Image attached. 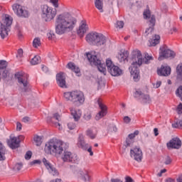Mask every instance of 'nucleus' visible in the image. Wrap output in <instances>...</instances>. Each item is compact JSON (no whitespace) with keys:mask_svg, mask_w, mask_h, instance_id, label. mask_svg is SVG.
<instances>
[{"mask_svg":"<svg viewBox=\"0 0 182 182\" xmlns=\"http://www.w3.org/2000/svg\"><path fill=\"white\" fill-rule=\"evenodd\" d=\"M84 119H85V120H87V121L90 120V119H92V114H90L89 113L84 114Z\"/></svg>","mask_w":182,"mask_h":182,"instance_id":"47","label":"nucleus"},{"mask_svg":"<svg viewBox=\"0 0 182 182\" xmlns=\"http://www.w3.org/2000/svg\"><path fill=\"white\" fill-rule=\"evenodd\" d=\"M132 143H133V139H130L129 138H127V139H126V146H127V147L130 146Z\"/></svg>","mask_w":182,"mask_h":182,"instance_id":"45","label":"nucleus"},{"mask_svg":"<svg viewBox=\"0 0 182 182\" xmlns=\"http://www.w3.org/2000/svg\"><path fill=\"white\" fill-rule=\"evenodd\" d=\"M86 134L93 140V139H96L97 133H93V131L92 129H87L86 131Z\"/></svg>","mask_w":182,"mask_h":182,"instance_id":"33","label":"nucleus"},{"mask_svg":"<svg viewBox=\"0 0 182 182\" xmlns=\"http://www.w3.org/2000/svg\"><path fill=\"white\" fill-rule=\"evenodd\" d=\"M33 48H38V46H41V38H34L33 41Z\"/></svg>","mask_w":182,"mask_h":182,"instance_id":"36","label":"nucleus"},{"mask_svg":"<svg viewBox=\"0 0 182 182\" xmlns=\"http://www.w3.org/2000/svg\"><path fill=\"white\" fill-rule=\"evenodd\" d=\"M16 130L17 132H21L22 130V124H21V122L16 123Z\"/></svg>","mask_w":182,"mask_h":182,"instance_id":"50","label":"nucleus"},{"mask_svg":"<svg viewBox=\"0 0 182 182\" xmlns=\"http://www.w3.org/2000/svg\"><path fill=\"white\" fill-rule=\"evenodd\" d=\"M174 129H182V120H178L176 123L172 124Z\"/></svg>","mask_w":182,"mask_h":182,"instance_id":"35","label":"nucleus"},{"mask_svg":"<svg viewBox=\"0 0 182 182\" xmlns=\"http://www.w3.org/2000/svg\"><path fill=\"white\" fill-rule=\"evenodd\" d=\"M50 2L53 5L55 8H59V0H50Z\"/></svg>","mask_w":182,"mask_h":182,"instance_id":"41","label":"nucleus"},{"mask_svg":"<svg viewBox=\"0 0 182 182\" xmlns=\"http://www.w3.org/2000/svg\"><path fill=\"white\" fill-rule=\"evenodd\" d=\"M8 75H9V72L7 70H4L2 73L3 79H6V77H8Z\"/></svg>","mask_w":182,"mask_h":182,"instance_id":"44","label":"nucleus"},{"mask_svg":"<svg viewBox=\"0 0 182 182\" xmlns=\"http://www.w3.org/2000/svg\"><path fill=\"white\" fill-rule=\"evenodd\" d=\"M134 97L141 99L143 103H150V95H144L140 90H138L134 93Z\"/></svg>","mask_w":182,"mask_h":182,"instance_id":"22","label":"nucleus"},{"mask_svg":"<svg viewBox=\"0 0 182 182\" xmlns=\"http://www.w3.org/2000/svg\"><path fill=\"white\" fill-rule=\"evenodd\" d=\"M77 147L82 150H87L90 153V156H93V151H92V146H89V144H86L85 141V136L82 134L79 135L78 141L77 144Z\"/></svg>","mask_w":182,"mask_h":182,"instance_id":"15","label":"nucleus"},{"mask_svg":"<svg viewBox=\"0 0 182 182\" xmlns=\"http://www.w3.org/2000/svg\"><path fill=\"white\" fill-rule=\"evenodd\" d=\"M176 71L178 75H180L181 76H182V65L178 66L176 68Z\"/></svg>","mask_w":182,"mask_h":182,"instance_id":"51","label":"nucleus"},{"mask_svg":"<svg viewBox=\"0 0 182 182\" xmlns=\"http://www.w3.org/2000/svg\"><path fill=\"white\" fill-rule=\"evenodd\" d=\"M43 72H45L46 73L48 71V67L45 66V65H42V68H41Z\"/></svg>","mask_w":182,"mask_h":182,"instance_id":"58","label":"nucleus"},{"mask_svg":"<svg viewBox=\"0 0 182 182\" xmlns=\"http://www.w3.org/2000/svg\"><path fill=\"white\" fill-rule=\"evenodd\" d=\"M132 122V119H130L128 116H126L124 117V122L126 123L127 124H129Z\"/></svg>","mask_w":182,"mask_h":182,"instance_id":"49","label":"nucleus"},{"mask_svg":"<svg viewBox=\"0 0 182 182\" xmlns=\"http://www.w3.org/2000/svg\"><path fill=\"white\" fill-rule=\"evenodd\" d=\"M166 182H176V181L171 178H168L166 179Z\"/></svg>","mask_w":182,"mask_h":182,"instance_id":"62","label":"nucleus"},{"mask_svg":"<svg viewBox=\"0 0 182 182\" xmlns=\"http://www.w3.org/2000/svg\"><path fill=\"white\" fill-rule=\"evenodd\" d=\"M130 155L134 160L136 161H138V163L141 162V160L143 159V151H141V149L140 148L135 147L133 149L130 150Z\"/></svg>","mask_w":182,"mask_h":182,"instance_id":"16","label":"nucleus"},{"mask_svg":"<svg viewBox=\"0 0 182 182\" xmlns=\"http://www.w3.org/2000/svg\"><path fill=\"white\" fill-rule=\"evenodd\" d=\"M165 164L167 166L171 164V158L170 156H166L165 159Z\"/></svg>","mask_w":182,"mask_h":182,"instance_id":"46","label":"nucleus"},{"mask_svg":"<svg viewBox=\"0 0 182 182\" xmlns=\"http://www.w3.org/2000/svg\"><path fill=\"white\" fill-rule=\"evenodd\" d=\"M68 129H69L70 130H73V129H75L76 124H75V123H73V122H69V123L68 124Z\"/></svg>","mask_w":182,"mask_h":182,"instance_id":"43","label":"nucleus"},{"mask_svg":"<svg viewBox=\"0 0 182 182\" xmlns=\"http://www.w3.org/2000/svg\"><path fill=\"white\" fill-rule=\"evenodd\" d=\"M23 55V50H22L21 48L18 50V56H19V58H22V55Z\"/></svg>","mask_w":182,"mask_h":182,"instance_id":"55","label":"nucleus"},{"mask_svg":"<svg viewBox=\"0 0 182 182\" xmlns=\"http://www.w3.org/2000/svg\"><path fill=\"white\" fill-rule=\"evenodd\" d=\"M109 130L110 132H114L116 133V132H117V127H116V125H112L109 127Z\"/></svg>","mask_w":182,"mask_h":182,"instance_id":"48","label":"nucleus"},{"mask_svg":"<svg viewBox=\"0 0 182 182\" xmlns=\"http://www.w3.org/2000/svg\"><path fill=\"white\" fill-rule=\"evenodd\" d=\"M166 171L167 169L166 168L161 170L160 173L157 174L158 177H161V176H163V173H166Z\"/></svg>","mask_w":182,"mask_h":182,"instance_id":"54","label":"nucleus"},{"mask_svg":"<svg viewBox=\"0 0 182 182\" xmlns=\"http://www.w3.org/2000/svg\"><path fill=\"white\" fill-rule=\"evenodd\" d=\"M159 60H161L162 59H167V58H174L176 56V53L174 51L168 49L166 45H164L159 48Z\"/></svg>","mask_w":182,"mask_h":182,"instance_id":"13","label":"nucleus"},{"mask_svg":"<svg viewBox=\"0 0 182 182\" xmlns=\"http://www.w3.org/2000/svg\"><path fill=\"white\" fill-rule=\"evenodd\" d=\"M56 82L60 87H62L63 89H66L68 87V85H66V76H65V73H58L56 75Z\"/></svg>","mask_w":182,"mask_h":182,"instance_id":"20","label":"nucleus"},{"mask_svg":"<svg viewBox=\"0 0 182 182\" xmlns=\"http://www.w3.org/2000/svg\"><path fill=\"white\" fill-rule=\"evenodd\" d=\"M57 120V122H60V115H59L58 113H55L53 114V116L52 117H48L47 118V122L48 123H52L53 124H54V126H55V127H57L59 130H62V128H60V123L59 122H54L53 119Z\"/></svg>","mask_w":182,"mask_h":182,"instance_id":"23","label":"nucleus"},{"mask_svg":"<svg viewBox=\"0 0 182 182\" xmlns=\"http://www.w3.org/2000/svg\"><path fill=\"white\" fill-rule=\"evenodd\" d=\"M154 136H159V129L154 128Z\"/></svg>","mask_w":182,"mask_h":182,"instance_id":"59","label":"nucleus"},{"mask_svg":"<svg viewBox=\"0 0 182 182\" xmlns=\"http://www.w3.org/2000/svg\"><path fill=\"white\" fill-rule=\"evenodd\" d=\"M129 58V51L124 50L123 52H121V53L119 55V59L120 62H124V60H127V58Z\"/></svg>","mask_w":182,"mask_h":182,"instance_id":"31","label":"nucleus"},{"mask_svg":"<svg viewBox=\"0 0 182 182\" xmlns=\"http://www.w3.org/2000/svg\"><path fill=\"white\" fill-rule=\"evenodd\" d=\"M160 86H161V81H157L156 83L155 84L156 89H159Z\"/></svg>","mask_w":182,"mask_h":182,"instance_id":"57","label":"nucleus"},{"mask_svg":"<svg viewBox=\"0 0 182 182\" xmlns=\"http://www.w3.org/2000/svg\"><path fill=\"white\" fill-rule=\"evenodd\" d=\"M69 146L66 145L63 141L58 139H52L46 144L44 151L46 154H62V160L65 163H73V164H79V157L70 151H66Z\"/></svg>","mask_w":182,"mask_h":182,"instance_id":"1","label":"nucleus"},{"mask_svg":"<svg viewBox=\"0 0 182 182\" xmlns=\"http://www.w3.org/2000/svg\"><path fill=\"white\" fill-rule=\"evenodd\" d=\"M79 173L83 181H90V176L89 175V171L87 170L80 171Z\"/></svg>","mask_w":182,"mask_h":182,"instance_id":"26","label":"nucleus"},{"mask_svg":"<svg viewBox=\"0 0 182 182\" xmlns=\"http://www.w3.org/2000/svg\"><path fill=\"white\" fill-rule=\"evenodd\" d=\"M136 136H139V130H136V131H134V133L129 134L128 135V139L133 140V139H134V137H136Z\"/></svg>","mask_w":182,"mask_h":182,"instance_id":"38","label":"nucleus"},{"mask_svg":"<svg viewBox=\"0 0 182 182\" xmlns=\"http://www.w3.org/2000/svg\"><path fill=\"white\" fill-rule=\"evenodd\" d=\"M33 140H34L35 143L36 144V146H41V144H42V136L35 135Z\"/></svg>","mask_w":182,"mask_h":182,"instance_id":"34","label":"nucleus"},{"mask_svg":"<svg viewBox=\"0 0 182 182\" xmlns=\"http://www.w3.org/2000/svg\"><path fill=\"white\" fill-rule=\"evenodd\" d=\"M5 154H6V149H5L4 144L0 142V161H4V160L6 159Z\"/></svg>","mask_w":182,"mask_h":182,"instance_id":"28","label":"nucleus"},{"mask_svg":"<svg viewBox=\"0 0 182 182\" xmlns=\"http://www.w3.org/2000/svg\"><path fill=\"white\" fill-rule=\"evenodd\" d=\"M124 26V22H123L122 21H117L115 28H119V29H122V28H123Z\"/></svg>","mask_w":182,"mask_h":182,"instance_id":"40","label":"nucleus"},{"mask_svg":"<svg viewBox=\"0 0 182 182\" xmlns=\"http://www.w3.org/2000/svg\"><path fill=\"white\" fill-rule=\"evenodd\" d=\"M70 110L75 122H79L80 117H82V111L80 109L76 110L73 108H70Z\"/></svg>","mask_w":182,"mask_h":182,"instance_id":"24","label":"nucleus"},{"mask_svg":"<svg viewBox=\"0 0 182 182\" xmlns=\"http://www.w3.org/2000/svg\"><path fill=\"white\" fill-rule=\"evenodd\" d=\"M157 74L159 76H170L171 74V68H170V66L161 65V68L157 70Z\"/></svg>","mask_w":182,"mask_h":182,"instance_id":"21","label":"nucleus"},{"mask_svg":"<svg viewBox=\"0 0 182 182\" xmlns=\"http://www.w3.org/2000/svg\"><path fill=\"white\" fill-rule=\"evenodd\" d=\"M97 103L100 109V111L96 114L95 120H100L102 117H105L107 114V107L103 104L102 99L98 98Z\"/></svg>","mask_w":182,"mask_h":182,"instance_id":"14","label":"nucleus"},{"mask_svg":"<svg viewBox=\"0 0 182 182\" xmlns=\"http://www.w3.org/2000/svg\"><path fill=\"white\" fill-rule=\"evenodd\" d=\"M67 68L73 70V72H75V73H80V68H79V67L76 66L75 63L72 62L68 63Z\"/></svg>","mask_w":182,"mask_h":182,"instance_id":"29","label":"nucleus"},{"mask_svg":"<svg viewBox=\"0 0 182 182\" xmlns=\"http://www.w3.org/2000/svg\"><path fill=\"white\" fill-rule=\"evenodd\" d=\"M57 12L56 9L50 7L46 4L41 6V16L46 22H50V21L54 19Z\"/></svg>","mask_w":182,"mask_h":182,"instance_id":"9","label":"nucleus"},{"mask_svg":"<svg viewBox=\"0 0 182 182\" xmlns=\"http://www.w3.org/2000/svg\"><path fill=\"white\" fill-rule=\"evenodd\" d=\"M31 166H33V164H41V160H34L30 162Z\"/></svg>","mask_w":182,"mask_h":182,"instance_id":"53","label":"nucleus"},{"mask_svg":"<svg viewBox=\"0 0 182 182\" xmlns=\"http://www.w3.org/2000/svg\"><path fill=\"white\" fill-rule=\"evenodd\" d=\"M87 58L92 66H97L98 70L102 73L106 72V65L102 63L100 59L97 58V55H92L90 53H87Z\"/></svg>","mask_w":182,"mask_h":182,"instance_id":"10","label":"nucleus"},{"mask_svg":"<svg viewBox=\"0 0 182 182\" xmlns=\"http://www.w3.org/2000/svg\"><path fill=\"white\" fill-rule=\"evenodd\" d=\"M22 167H23V164L17 163L14 166V170H16L17 171H20V170H22Z\"/></svg>","mask_w":182,"mask_h":182,"instance_id":"39","label":"nucleus"},{"mask_svg":"<svg viewBox=\"0 0 182 182\" xmlns=\"http://www.w3.org/2000/svg\"><path fill=\"white\" fill-rule=\"evenodd\" d=\"M160 43V36L155 35L152 38L149 40V46H156Z\"/></svg>","mask_w":182,"mask_h":182,"instance_id":"27","label":"nucleus"},{"mask_svg":"<svg viewBox=\"0 0 182 182\" xmlns=\"http://www.w3.org/2000/svg\"><path fill=\"white\" fill-rule=\"evenodd\" d=\"M144 19H149L148 24L149 28L146 29L144 32V36H149L154 31V26H156V16L151 15L150 9H146L144 11Z\"/></svg>","mask_w":182,"mask_h":182,"instance_id":"7","label":"nucleus"},{"mask_svg":"<svg viewBox=\"0 0 182 182\" xmlns=\"http://www.w3.org/2000/svg\"><path fill=\"white\" fill-rule=\"evenodd\" d=\"M23 123H28V122H29V117H23Z\"/></svg>","mask_w":182,"mask_h":182,"instance_id":"60","label":"nucleus"},{"mask_svg":"<svg viewBox=\"0 0 182 182\" xmlns=\"http://www.w3.org/2000/svg\"><path fill=\"white\" fill-rule=\"evenodd\" d=\"M6 66H8V63L6 60H0V70L6 69Z\"/></svg>","mask_w":182,"mask_h":182,"instance_id":"37","label":"nucleus"},{"mask_svg":"<svg viewBox=\"0 0 182 182\" xmlns=\"http://www.w3.org/2000/svg\"><path fill=\"white\" fill-rule=\"evenodd\" d=\"M177 182H182V175L179 176L176 179Z\"/></svg>","mask_w":182,"mask_h":182,"instance_id":"64","label":"nucleus"},{"mask_svg":"<svg viewBox=\"0 0 182 182\" xmlns=\"http://www.w3.org/2000/svg\"><path fill=\"white\" fill-rule=\"evenodd\" d=\"M111 182H123V181L115 178V179H111Z\"/></svg>","mask_w":182,"mask_h":182,"instance_id":"63","label":"nucleus"},{"mask_svg":"<svg viewBox=\"0 0 182 182\" xmlns=\"http://www.w3.org/2000/svg\"><path fill=\"white\" fill-rule=\"evenodd\" d=\"M95 6L100 11V12L103 13V1L102 0H95Z\"/></svg>","mask_w":182,"mask_h":182,"instance_id":"30","label":"nucleus"},{"mask_svg":"<svg viewBox=\"0 0 182 182\" xmlns=\"http://www.w3.org/2000/svg\"><path fill=\"white\" fill-rule=\"evenodd\" d=\"M12 9L19 18H29V11L24 6L18 4H14L12 6Z\"/></svg>","mask_w":182,"mask_h":182,"instance_id":"12","label":"nucleus"},{"mask_svg":"<svg viewBox=\"0 0 182 182\" xmlns=\"http://www.w3.org/2000/svg\"><path fill=\"white\" fill-rule=\"evenodd\" d=\"M24 139H25V136L20 135L18 136V138H16L15 136L13 138H11L10 140L7 141V143L10 149H12V150H15V149H18V147H19L21 140H23Z\"/></svg>","mask_w":182,"mask_h":182,"instance_id":"17","label":"nucleus"},{"mask_svg":"<svg viewBox=\"0 0 182 182\" xmlns=\"http://www.w3.org/2000/svg\"><path fill=\"white\" fill-rule=\"evenodd\" d=\"M87 25L85 23H82L81 26H80L79 29L77 31V33L79 35L80 38H83L85 33L87 32Z\"/></svg>","mask_w":182,"mask_h":182,"instance_id":"25","label":"nucleus"},{"mask_svg":"<svg viewBox=\"0 0 182 182\" xmlns=\"http://www.w3.org/2000/svg\"><path fill=\"white\" fill-rule=\"evenodd\" d=\"M132 60L131 66V76L134 82H139L140 80V70L137 66H141V65L145 63V65H149L150 63L149 60H153V56L149 55L148 53L145 54L144 58L141 55V52L140 50L132 51Z\"/></svg>","mask_w":182,"mask_h":182,"instance_id":"2","label":"nucleus"},{"mask_svg":"<svg viewBox=\"0 0 182 182\" xmlns=\"http://www.w3.org/2000/svg\"><path fill=\"white\" fill-rule=\"evenodd\" d=\"M124 182H134V181L133 180V178H132V177L127 176L125 178V181Z\"/></svg>","mask_w":182,"mask_h":182,"instance_id":"56","label":"nucleus"},{"mask_svg":"<svg viewBox=\"0 0 182 182\" xmlns=\"http://www.w3.org/2000/svg\"><path fill=\"white\" fill-rule=\"evenodd\" d=\"M31 65H38V63H41V57L39 55L34 56L33 58L31 60Z\"/></svg>","mask_w":182,"mask_h":182,"instance_id":"32","label":"nucleus"},{"mask_svg":"<svg viewBox=\"0 0 182 182\" xmlns=\"http://www.w3.org/2000/svg\"><path fill=\"white\" fill-rule=\"evenodd\" d=\"M50 182H62V179L60 178L53 179Z\"/></svg>","mask_w":182,"mask_h":182,"instance_id":"61","label":"nucleus"},{"mask_svg":"<svg viewBox=\"0 0 182 182\" xmlns=\"http://www.w3.org/2000/svg\"><path fill=\"white\" fill-rule=\"evenodd\" d=\"M64 99L72 102L75 106H81L85 103V94L82 91H72L64 92Z\"/></svg>","mask_w":182,"mask_h":182,"instance_id":"4","label":"nucleus"},{"mask_svg":"<svg viewBox=\"0 0 182 182\" xmlns=\"http://www.w3.org/2000/svg\"><path fill=\"white\" fill-rule=\"evenodd\" d=\"M43 163L51 176H54L55 177L59 176V171H58V169H56V168H55V166H53V165H52L49 161L44 158L43 159Z\"/></svg>","mask_w":182,"mask_h":182,"instance_id":"18","label":"nucleus"},{"mask_svg":"<svg viewBox=\"0 0 182 182\" xmlns=\"http://www.w3.org/2000/svg\"><path fill=\"white\" fill-rule=\"evenodd\" d=\"M77 21L68 14H60L55 18V32L58 35H63L66 32L73 31Z\"/></svg>","mask_w":182,"mask_h":182,"instance_id":"3","label":"nucleus"},{"mask_svg":"<svg viewBox=\"0 0 182 182\" xmlns=\"http://www.w3.org/2000/svg\"><path fill=\"white\" fill-rule=\"evenodd\" d=\"M31 157H32V151H28L25 154L26 160H31Z\"/></svg>","mask_w":182,"mask_h":182,"instance_id":"42","label":"nucleus"},{"mask_svg":"<svg viewBox=\"0 0 182 182\" xmlns=\"http://www.w3.org/2000/svg\"><path fill=\"white\" fill-rule=\"evenodd\" d=\"M106 66L109 73H110L112 76L117 77L123 75V70H122L119 66L113 64V61H112L110 58L106 60Z\"/></svg>","mask_w":182,"mask_h":182,"instance_id":"11","label":"nucleus"},{"mask_svg":"<svg viewBox=\"0 0 182 182\" xmlns=\"http://www.w3.org/2000/svg\"><path fill=\"white\" fill-rule=\"evenodd\" d=\"M177 111L178 114H182V103H180L177 107Z\"/></svg>","mask_w":182,"mask_h":182,"instance_id":"52","label":"nucleus"},{"mask_svg":"<svg viewBox=\"0 0 182 182\" xmlns=\"http://www.w3.org/2000/svg\"><path fill=\"white\" fill-rule=\"evenodd\" d=\"M85 39L90 45H96V46L106 45V42H107L106 36L97 32L90 33L86 36Z\"/></svg>","mask_w":182,"mask_h":182,"instance_id":"5","label":"nucleus"},{"mask_svg":"<svg viewBox=\"0 0 182 182\" xmlns=\"http://www.w3.org/2000/svg\"><path fill=\"white\" fill-rule=\"evenodd\" d=\"M181 140L180 139V138L174 137L166 144V146L168 150H170V149H175L176 150H178V149L181 147Z\"/></svg>","mask_w":182,"mask_h":182,"instance_id":"19","label":"nucleus"},{"mask_svg":"<svg viewBox=\"0 0 182 182\" xmlns=\"http://www.w3.org/2000/svg\"><path fill=\"white\" fill-rule=\"evenodd\" d=\"M14 18L9 14H4L1 17V26H0V36L1 39H5L8 36L9 32V27L12 25Z\"/></svg>","mask_w":182,"mask_h":182,"instance_id":"6","label":"nucleus"},{"mask_svg":"<svg viewBox=\"0 0 182 182\" xmlns=\"http://www.w3.org/2000/svg\"><path fill=\"white\" fill-rule=\"evenodd\" d=\"M15 78L17 79L19 85H23V90L25 92H31V85H29V75L23 72H18L15 74Z\"/></svg>","mask_w":182,"mask_h":182,"instance_id":"8","label":"nucleus"}]
</instances>
